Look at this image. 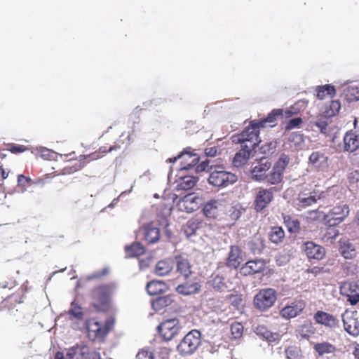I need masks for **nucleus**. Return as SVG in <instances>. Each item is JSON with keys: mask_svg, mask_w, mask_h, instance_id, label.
Segmentation results:
<instances>
[{"mask_svg": "<svg viewBox=\"0 0 359 359\" xmlns=\"http://www.w3.org/2000/svg\"><path fill=\"white\" fill-rule=\"evenodd\" d=\"M230 330L232 339H239L242 337L243 334V325L241 323H233L231 325Z\"/></svg>", "mask_w": 359, "mask_h": 359, "instance_id": "nucleus-45", "label": "nucleus"}, {"mask_svg": "<svg viewBox=\"0 0 359 359\" xmlns=\"http://www.w3.org/2000/svg\"><path fill=\"white\" fill-rule=\"evenodd\" d=\"M68 314L76 320H82L83 316L81 307L77 306L74 302L72 303L71 309L69 310Z\"/></svg>", "mask_w": 359, "mask_h": 359, "instance_id": "nucleus-49", "label": "nucleus"}, {"mask_svg": "<svg viewBox=\"0 0 359 359\" xmlns=\"http://www.w3.org/2000/svg\"><path fill=\"white\" fill-rule=\"evenodd\" d=\"M126 251L129 257H137L144 253V248L140 243H135L130 246L126 247Z\"/></svg>", "mask_w": 359, "mask_h": 359, "instance_id": "nucleus-38", "label": "nucleus"}, {"mask_svg": "<svg viewBox=\"0 0 359 359\" xmlns=\"http://www.w3.org/2000/svg\"><path fill=\"white\" fill-rule=\"evenodd\" d=\"M135 359H153V354L146 350L139 351Z\"/></svg>", "mask_w": 359, "mask_h": 359, "instance_id": "nucleus-58", "label": "nucleus"}, {"mask_svg": "<svg viewBox=\"0 0 359 359\" xmlns=\"http://www.w3.org/2000/svg\"><path fill=\"white\" fill-rule=\"evenodd\" d=\"M180 329L179 320L176 318L167 320L158 326L159 334L165 341H170L178 333Z\"/></svg>", "mask_w": 359, "mask_h": 359, "instance_id": "nucleus-9", "label": "nucleus"}, {"mask_svg": "<svg viewBox=\"0 0 359 359\" xmlns=\"http://www.w3.org/2000/svg\"><path fill=\"white\" fill-rule=\"evenodd\" d=\"M217 153V150L215 147L206 148L205 149V154L208 157H215V156H216Z\"/></svg>", "mask_w": 359, "mask_h": 359, "instance_id": "nucleus-62", "label": "nucleus"}, {"mask_svg": "<svg viewBox=\"0 0 359 359\" xmlns=\"http://www.w3.org/2000/svg\"><path fill=\"white\" fill-rule=\"evenodd\" d=\"M229 301L232 306H233L236 308H238L242 304L243 299L241 295L231 294L229 296Z\"/></svg>", "mask_w": 359, "mask_h": 359, "instance_id": "nucleus-54", "label": "nucleus"}, {"mask_svg": "<svg viewBox=\"0 0 359 359\" xmlns=\"http://www.w3.org/2000/svg\"><path fill=\"white\" fill-rule=\"evenodd\" d=\"M351 291H354L352 290V285L351 283H344L340 287V292L342 295L347 297V294H350Z\"/></svg>", "mask_w": 359, "mask_h": 359, "instance_id": "nucleus-59", "label": "nucleus"}, {"mask_svg": "<svg viewBox=\"0 0 359 359\" xmlns=\"http://www.w3.org/2000/svg\"><path fill=\"white\" fill-rule=\"evenodd\" d=\"M256 333L270 342L276 341L280 338L278 334L271 332L264 325L257 326L256 327Z\"/></svg>", "mask_w": 359, "mask_h": 359, "instance_id": "nucleus-34", "label": "nucleus"}, {"mask_svg": "<svg viewBox=\"0 0 359 359\" xmlns=\"http://www.w3.org/2000/svg\"><path fill=\"white\" fill-rule=\"evenodd\" d=\"M242 212L236 207H231L229 210V216L233 221H236L240 218Z\"/></svg>", "mask_w": 359, "mask_h": 359, "instance_id": "nucleus-55", "label": "nucleus"}, {"mask_svg": "<svg viewBox=\"0 0 359 359\" xmlns=\"http://www.w3.org/2000/svg\"><path fill=\"white\" fill-rule=\"evenodd\" d=\"M241 260L240 249L237 246H231L226 259L227 266L236 269L240 265Z\"/></svg>", "mask_w": 359, "mask_h": 359, "instance_id": "nucleus-23", "label": "nucleus"}, {"mask_svg": "<svg viewBox=\"0 0 359 359\" xmlns=\"http://www.w3.org/2000/svg\"><path fill=\"white\" fill-rule=\"evenodd\" d=\"M347 298L351 305H355L359 302V293L355 291H351L350 294H347Z\"/></svg>", "mask_w": 359, "mask_h": 359, "instance_id": "nucleus-57", "label": "nucleus"}, {"mask_svg": "<svg viewBox=\"0 0 359 359\" xmlns=\"http://www.w3.org/2000/svg\"><path fill=\"white\" fill-rule=\"evenodd\" d=\"M111 325L112 323L107 320L105 325L102 326V325L95 318L88 320L86 323L88 336L93 340L105 337L109 332Z\"/></svg>", "mask_w": 359, "mask_h": 359, "instance_id": "nucleus-6", "label": "nucleus"}, {"mask_svg": "<svg viewBox=\"0 0 359 359\" xmlns=\"http://www.w3.org/2000/svg\"><path fill=\"white\" fill-rule=\"evenodd\" d=\"M265 268V262L262 259H254L246 262L241 269L240 273L243 276H248L260 273Z\"/></svg>", "mask_w": 359, "mask_h": 359, "instance_id": "nucleus-15", "label": "nucleus"}, {"mask_svg": "<svg viewBox=\"0 0 359 359\" xmlns=\"http://www.w3.org/2000/svg\"><path fill=\"white\" fill-rule=\"evenodd\" d=\"M315 126L319 129L321 133L326 135L330 134V128L327 121L319 120L315 123Z\"/></svg>", "mask_w": 359, "mask_h": 359, "instance_id": "nucleus-51", "label": "nucleus"}, {"mask_svg": "<svg viewBox=\"0 0 359 359\" xmlns=\"http://www.w3.org/2000/svg\"><path fill=\"white\" fill-rule=\"evenodd\" d=\"M344 149L353 152L359 148V135L353 130H348L344 136Z\"/></svg>", "mask_w": 359, "mask_h": 359, "instance_id": "nucleus-17", "label": "nucleus"}, {"mask_svg": "<svg viewBox=\"0 0 359 359\" xmlns=\"http://www.w3.org/2000/svg\"><path fill=\"white\" fill-rule=\"evenodd\" d=\"M306 306L302 299L295 300L284 306L280 311V315L285 319H291L300 315Z\"/></svg>", "mask_w": 359, "mask_h": 359, "instance_id": "nucleus-10", "label": "nucleus"}, {"mask_svg": "<svg viewBox=\"0 0 359 359\" xmlns=\"http://www.w3.org/2000/svg\"><path fill=\"white\" fill-rule=\"evenodd\" d=\"M287 359H302V355L300 349L296 346H290L285 349Z\"/></svg>", "mask_w": 359, "mask_h": 359, "instance_id": "nucleus-46", "label": "nucleus"}, {"mask_svg": "<svg viewBox=\"0 0 359 359\" xmlns=\"http://www.w3.org/2000/svg\"><path fill=\"white\" fill-rule=\"evenodd\" d=\"M8 150L12 153H20L25 151L26 150V147L22 145L12 144Z\"/></svg>", "mask_w": 359, "mask_h": 359, "instance_id": "nucleus-61", "label": "nucleus"}, {"mask_svg": "<svg viewBox=\"0 0 359 359\" xmlns=\"http://www.w3.org/2000/svg\"><path fill=\"white\" fill-rule=\"evenodd\" d=\"M174 262L170 259H163L157 262L155 273L159 276L168 275L173 269Z\"/></svg>", "mask_w": 359, "mask_h": 359, "instance_id": "nucleus-24", "label": "nucleus"}, {"mask_svg": "<svg viewBox=\"0 0 359 359\" xmlns=\"http://www.w3.org/2000/svg\"><path fill=\"white\" fill-rule=\"evenodd\" d=\"M172 297L170 296L158 297L152 301V308L156 311H160L171 304Z\"/></svg>", "mask_w": 359, "mask_h": 359, "instance_id": "nucleus-36", "label": "nucleus"}, {"mask_svg": "<svg viewBox=\"0 0 359 359\" xmlns=\"http://www.w3.org/2000/svg\"><path fill=\"white\" fill-rule=\"evenodd\" d=\"M339 230L337 229L334 226L329 225V227L327 229L325 237L327 238V240H334L339 236Z\"/></svg>", "mask_w": 359, "mask_h": 359, "instance_id": "nucleus-53", "label": "nucleus"}, {"mask_svg": "<svg viewBox=\"0 0 359 359\" xmlns=\"http://www.w3.org/2000/svg\"><path fill=\"white\" fill-rule=\"evenodd\" d=\"M283 220L289 232L292 233H298L300 229V223L297 219L290 215H285Z\"/></svg>", "mask_w": 359, "mask_h": 359, "instance_id": "nucleus-35", "label": "nucleus"}, {"mask_svg": "<svg viewBox=\"0 0 359 359\" xmlns=\"http://www.w3.org/2000/svg\"><path fill=\"white\" fill-rule=\"evenodd\" d=\"M302 122V120L301 118H294L290 119L286 125V129L287 130H291L295 128H297Z\"/></svg>", "mask_w": 359, "mask_h": 359, "instance_id": "nucleus-56", "label": "nucleus"}, {"mask_svg": "<svg viewBox=\"0 0 359 359\" xmlns=\"http://www.w3.org/2000/svg\"><path fill=\"white\" fill-rule=\"evenodd\" d=\"M144 234L145 240L150 243H156L160 238L159 229L151 224H147L144 226Z\"/></svg>", "mask_w": 359, "mask_h": 359, "instance_id": "nucleus-29", "label": "nucleus"}, {"mask_svg": "<svg viewBox=\"0 0 359 359\" xmlns=\"http://www.w3.org/2000/svg\"><path fill=\"white\" fill-rule=\"evenodd\" d=\"M341 108V104L339 100H332L330 104V109L326 111L327 116H332L338 113Z\"/></svg>", "mask_w": 359, "mask_h": 359, "instance_id": "nucleus-50", "label": "nucleus"}, {"mask_svg": "<svg viewBox=\"0 0 359 359\" xmlns=\"http://www.w3.org/2000/svg\"><path fill=\"white\" fill-rule=\"evenodd\" d=\"M271 167V163L266 158H262L252 169V178L256 181L265 180L266 172Z\"/></svg>", "mask_w": 359, "mask_h": 359, "instance_id": "nucleus-16", "label": "nucleus"}, {"mask_svg": "<svg viewBox=\"0 0 359 359\" xmlns=\"http://www.w3.org/2000/svg\"><path fill=\"white\" fill-rule=\"evenodd\" d=\"M30 178L26 177L23 175H18V182L20 186H25L26 184H28L30 182Z\"/></svg>", "mask_w": 359, "mask_h": 359, "instance_id": "nucleus-64", "label": "nucleus"}, {"mask_svg": "<svg viewBox=\"0 0 359 359\" xmlns=\"http://www.w3.org/2000/svg\"><path fill=\"white\" fill-rule=\"evenodd\" d=\"M200 223L196 220H189L184 226V232L187 237L194 235L199 228Z\"/></svg>", "mask_w": 359, "mask_h": 359, "instance_id": "nucleus-43", "label": "nucleus"}, {"mask_svg": "<svg viewBox=\"0 0 359 359\" xmlns=\"http://www.w3.org/2000/svg\"><path fill=\"white\" fill-rule=\"evenodd\" d=\"M302 250L309 259L317 260L322 259L325 254V249L312 241H308L304 243Z\"/></svg>", "mask_w": 359, "mask_h": 359, "instance_id": "nucleus-13", "label": "nucleus"}, {"mask_svg": "<svg viewBox=\"0 0 359 359\" xmlns=\"http://www.w3.org/2000/svg\"><path fill=\"white\" fill-rule=\"evenodd\" d=\"M290 161V158L287 155H282L280 158L278 159L277 163L275 164L273 168L275 170H278L280 172L283 173L285 168L288 165Z\"/></svg>", "mask_w": 359, "mask_h": 359, "instance_id": "nucleus-47", "label": "nucleus"}, {"mask_svg": "<svg viewBox=\"0 0 359 359\" xmlns=\"http://www.w3.org/2000/svg\"><path fill=\"white\" fill-rule=\"evenodd\" d=\"M343 93L349 101L359 100V87L356 86H348L344 88Z\"/></svg>", "mask_w": 359, "mask_h": 359, "instance_id": "nucleus-37", "label": "nucleus"}, {"mask_svg": "<svg viewBox=\"0 0 359 359\" xmlns=\"http://www.w3.org/2000/svg\"><path fill=\"white\" fill-rule=\"evenodd\" d=\"M268 148L267 149H265L264 147H262V149H264L263 152L264 153H267V154H273L275 150H276V142H270L268 145H267Z\"/></svg>", "mask_w": 359, "mask_h": 359, "instance_id": "nucleus-63", "label": "nucleus"}, {"mask_svg": "<svg viewBox=\"0 0 359 359\" xmlns=\"http://www.w3.org/2000/svg\"><path fill=\"white\" fill-rule=\"evenodd\" d=\"M341 252L346 259H351L355 256V250L353 245L349 242H345L341 245Z\"/></svg>", "mask_w": 359, "mask_h": 359, "instance_id": "nucleus-41", "label": "nucleus"}, {"mask_svg": "<svg viewBox=\"0 0 359 359\" xmlns=\"http://www.w3.org/2000/svg\"><path fill=\"white\" fill-rule=\"evenodd\" d=\"M290 140L294 142L296 144H299L304 142V137L300 133H293L290 137Z\"/></svg>", "mask_w": 359, "mask_h": 359, "instance_id": "nucleus-60", "label": "nucleus"}, {"mask_svg": "<svg viewBox=\"0 0 359 359\" xmlns=\"http://www.w3.org/2000/svg\"><path fill=\"white\" fill-rule=\"evenodd\" d=\"M178 158L182 160L180 170H189L194 167L198 162L199 158L196 154L191 152H182Z\"/></svg>", "mask_w": 359, "mask_h": 359, "instance_id": "nucleus-21", "label": "nucleus"}, {"mask_svg": "<svg viewBox=\"0 0 359 359\" xmlns=\"http://www.w3.org/2000/svg\"><path fill=\"white\" fill-rule=\"evenodd\" d=\"M275 188L259 189L255 201V208L257 212L262 211L271 202Z\"/></svg>", "mask_w": 359, "mask_h": 359, "instance_id": "nucleus-11", "label": "nucleus"}, {"mask_svg": "<svg viewBox=\"0 0 359 359\" xmlns=\"http://www.w3.org/2000/svg\"><path fill=\"white\" fill-rule=\"evenodd\" d=\"M314 349L320 355H323L326 353H332L334 351V346L327 342L318 343L315 344Z\"/></svg>", "mask_w": 359, "mask_h": 359, "instance_id": "nucleus-40", "label": "nucleus"}, {"mask_svg": "<svg viewBox=\"0 0 359 359\" xmlns=\"http://www.w3.org/2000/svg\"><path fill=\"white\" fill-rule=\"evenodd\" d=\"M116 289L117 286L114 283L100 285L94 287L91 291L93 306L99 311L105 310Z\"/></svg>", "mask_w": 359, "mask_h": 359, "instance_id": "nucleus-3", "label": "nucleus"}, {"mask_svg": "<svg viewBox=\"0 0 359 359\" xmlns=\"http://www.w3.org/2000/svg\"><path fill=\"white\" fill-rule=\"evenodd\" d=\"M253 149H248L241 147V149L235 154L233 159V164L236 167H241L245 165L249 159Z\"/></svg>", "mask_w": 359, "mask_h": 359, "instance_id": "nucleus-27", "label": "nucleus"}, {"mask_svg": "<svg viewBox=\"0 0 359 359\" xmlns=\"http://www.w3.org/2000/svg\"><path fill=\"white\" fill-rule=\"evenodd\" d=\"M251 245V250L254 253H260L265 248V241L261 236H255Z\"/></svg>", "mask_w": 359, "mask_h": 359, "instance_id": "nucleus-42", "label": "nucleus"}, {"mask_svg": "<svg viewBox=\"0 0 359 359\" xmlns=\"http://www.w3.org/2000/svg\"><path fill=\"white\" fill-rule=\"evenodd\" d=\"M38 154L43 158L49 160L53 157L55 154L53 151L48 149L46 147H40L37 149Z\"/></svg>", "mask_w": 359, "mask_h": 359, "instance_id": "nucleus-52", "label": "nucleus"}, {"mask_svg": "<svg viewBox=\"0 0 359 359\" xmlns=\"http://www.w3.org/2000/svg\"><path fill=\"white\" fill-rule=\"evenodd\" d=\"M176 271L185 278L192 273V266L190 261L183 257H175Z\"/></svg>", "mask_w": 359, "mask_h": 359, "instance_id": "nucleus-20", "label": "nucleus"}, {"mask_svg": "<svg viewBox=\"0 0 359 359\" xmlns=\"http://www.w3.org/2000/svg\"><path fill=\"white\" fill-rule=\"evenodd\" d=\"M318 199H320V196L316 195L306 196V194L299 195L298 198L299 205L302 208L312 205L316 203Z\"/></svg>", "mask_w": 359, "mask_h": 359, "instance_id": "nucleus-39", "label": "nucleus"}, {"mask_svg": "<svg viewBox=\"0 0 359 359\" xmlns=\"http://www.w3.org/2000/svg\"><path fill=\"white\" fill-rule=\"evenodd\" d=\"M281 111L280 110H273L271 114H269L266 118L262 120V121L256 122L258 123L259 128H265L266 127V123H273L276 121V116L280 115Z\"/></svg>", "mask_w": 359, "mask_h": 359, "instance_id": "nucleus-48", "label": "nucleus"}, {"mask_svg": "<svg viewBox=\"0 0 359 359\" xmlns=\"http://www.w3.org/2000/svg\"><path fill=\"white\" fill-rule=\"evenodd\" d=\"M277 299V292L273 288L261 290L254 297V305L259 311H266L273 306Z\"/></svg>", "mask_w": 359, "mask_h": 359, "instance_id": "nucleus-5", "label": "nucleus"}, {"mask_svg": "<svg viewBox=\"0 0 359 359\" xmlns=\"http://www.w3.org/2000/svg\"><path fill=\"white\" fill-rule=\"evenodd\" d=\"M208 283L215 290L222 292L226 288L224 278L217 273H214L210 277Z\"/></svg>", "mask_w": 359, "mask_h": 359, "instance_id": "nucleus-30", "label": "nucleus"}, {"mask_svg": "<svg viewBox=\"0 0 359 359\" xmlns=\"http://www.w3.org/2000/svg\"><path fill=\"white\" fill-rule=\"evenodd\" d=\"M68 359H102L100 354L91 351L86 345H76L69 348L67 353Z\"/></svg>", "mask_w": 359, "mask_h": 359, "instance_id": "nucleus-7", "label": "nucleus"}, {"mask_svg": "<svg viewBox=\"0 0 359 359\" xmlns=\"http://www.w3.org/2000/svg\"><path fill=\"white\" fill-rule=\"evenodd\" d=\"M201 286L199 283L194 282L189 283L186 282L181 285H179L176 290L179 294L184 295H191L198 293L201 290Z\"/></svg>", "mask_w": 359, "mask_h": 359, "instance_id": "nucleus-22", "label": "nucleus"}, {"mask_svg": "<svg viewBox=\"0 0 359 359\" xmlns=\"http://www.w3.org/2000/svg\"><path fill=\"white\" fill-rule=\"evenodd\" d=\"M198 181V178L194 176L181 177L177 182V190H189L192 189Z\"/></svg>", "mask_w": 359, "mask_h": 359, "instance_id": "nucleus-28", "label": "nucleus"}, {"mask_svg": "<svg viewBox=\"0 0 359 359\" xmlns=\"http://www.w3.org/2000/svg\"><path fill=\"white\" fill-rule=\"evenodd\" d=\"M353 312L346 311L342 314L344 330L352 336L359 334V322Z\"/></svg>", "mask_w": 359, "mask_h": 359, "instance_id": "nucleus-12", "label": "nucleus"}, {"mask_svg": "<svg viewBox=\"0 0 359 359\" xmlns=\"http://www.w3.org/2000/svg\"><path fill=\"white\" fill-rule=\"evenodd\" d=\"M259 129L258 123L252 121L242 133L233 135L231 137V141L248 149H254L261 142L259 137Z\"/></svg>", "mask_w": 359, "mask_h": 359, "instance_id": "nucleus-2", "label": "nucleus"}, {"mask_svg": "<svg viewBox=\"0 0 359 359\" xmlns=\"http://www.w3.org/2000/svg\"><path fill=\"white\" fill-rule=\"evenodd\" d=\"M309 162L317 168H325L327 166V157L320 151H313L309 156Z\"/></svg>", "mask_w": 359, "mask_h": 359, "instance_id": "nucleus-25", "label": "nucleus"}, {"mask_svg": "<svg viewBox=\"0 0 359 359\" xmlns=\"http://www.w3.org/2000/svg\"><path fill=\"white\" fill-rule=\"evenodd\" d=\"M224 206V199L222 196H218L212 198L204 204L203 212L204 215L210 218H215L219 210Z\"/></svg>", "mask_w": 359, "mask_h": 359, "instance_id": "nucleus-14", "label": "nucleus"}, {"mask_svg": "<svg viewBox=\"0 0 359 359\" xmlns=\"http://www.w3.org/2000/svg\"><path fill=\"white\" fill-rule=\"evenodd\" d=\"M201 344V334L197 330L189 332L178 344L177 351L181 355H192Z\"/></svg>", "mask_w": 359, "mask_h": 359, "instance_id": "nucleus-4", "label": "nucleus"}, {"mask_svg": "<svg viewBox=\"0 0 359 359\" xmlns=\"http://www.w3.org/2000/svg\"><path fill=\"white\" fill-rule=\"evenodd\" d=\"M197 170L208 172L209 173L208 183L216 188H226L237 181V176L228 171L223 165H210L209 161L200 163Z\"/></svg>", "mask_w": 359, "mask_h": 359, "instance_id": "nucleus-1", "label": "nucleus"}, {"mask_svg": "<svg viewBox=\"0 0 359 359\" xmlns=\"http://www.w3.org/2000/svg\"><path fill=\"white\" fill-rule=\"evenodd\" d=\"M349 207L346 204H340L332 208L325 217L327 224L336 226L342 222L349 214Z\"/></svg>", "mask_w": 359, "mask_h": 359, "instance_id": "nucleus-8", "label": "nucleus"}, {"mask_svg": "<svg viewBox=\"0 0 359 359\" xmlns=\"http://www.w3.org/2000/svg\"><path fill=\"white\" fill-rule=\"evenodd\" d=\"M313 318L317 323L330 328L335 327L338 323L334 316L322 311H318Z\"/></svg>", "mask_w": 359, "mask_h": 359, "instance_id": "nucleus-18", "label": "nucleus"}, {"mask_svg": "<svg viewBox=\"0 0 359 359\" xmlns=\"http://www.w3.org/2000/svg\"><path fill=\"white\" fill-rule=\"evenodd\" d=\"M315 329L310 321H305L303 324L298 326L296 330L297 334L303 339H309L314 334Z\"/></svg>", "mask_w": 359, "mask_h": 359, "instance_id": "nucleus-31", "label": "nucleus"}, {"mask_svg": "<svg viewBox=\"0 0 359 359\" xmlns=\"http://www.w3.org/2000/svg\"><path fill=\"white\" fill-rule=\"evenodd\" d=\"M146 289L150 295H157L164 292L165 285L162 281L153 280L147 283Z\"/></svg>", "mask_w": 359, "mask_h": 359, "instance_id": "nucleus-33", "label": "nucleus"}, {"mask_svg": "<svg viewBox=\"0 0 359 359\" xmlns=\"http://www.w3.org/2000/svg\"><path fill=\"white\" fill-rule=\"evenodd\" d=\"M316 92V96L319 100H324L327 97L332 98L336 95V89L334 86L330 84L317 86Z\"/></svg>", "mask_w": 359, "mask_h": 359, "instance_id": "nucleus-26", "label": "nucleus"}, {"mask_svg": "<svg viewBox=\"0 0 359 359\" xmlns=\"http://www.w3.org/2000/svg\"><path fill=\"white\" fill-rule=\"evenodd\" d=\"M198 198L191 194H188L184 198L180 199L177 203V208L180 211L187 212H192L198 208V204L196 201Z\"/></svg>", "mask_w": 359, "mask_h": 359, "instance_id": "nucleus-19", "label": "nucleus"}, {"mask_svg": "<svg viewBox=\"0 0 359 359\" xmlns=\"http://www.w3.org/2000/svg\"><path fill=\"white\" fill-rule=\"evenodd\" d=\"M265 180H266L268 184H278L283 180V173L278 170H275L274 168H273L270 174L266 175Z\"/></svg>", "mask_w": 359, "mask_h": 359, "instance_id": "nucleus-44", "label": "nucleus"}, {"mask_svg": "<svg viewBox=\"0 0 359 359\" xmlns=\"http://www.w3.org/2000/svg\"><path fill=\"white\" fill-rule=\"evenodd\" d=\"M269 238L273 243H281L285 238V231L280 226H272L269 232Z\"/></svg>", "mask_w": 359, "mask_h": 359, "instance_id": "nucleus-32", "label": "nucleus"}]
</instances>
